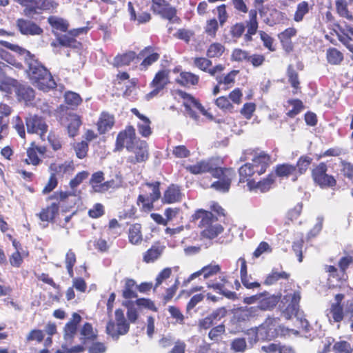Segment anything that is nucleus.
<instances>
[{
  "label": "nucleus",
  "instance_id": "obj_1",
  "mask_svg": "<svg viewBox=\"0 0 353 353\" xmlns=\"http://www.w3.org/2000/svg\"><path fill=\"white\" fill-rule=\"evenodd\" d=\"M1 43L24 58L28 65V75L33 85L43 92H49L56 88L57 83L50 72L30 51L8 41H1Z\"/></svg>",
  "mask_w": 353,
  "mask_h": 353
},
{
  "label": "nucleus",
  "instance_id": "obj_2",
  "mask_svg": "<svg viewBox=\"0 0 353 353\" xmlns=\"http://www.w3.org/2000/svg\"><path fill=\"white\" fill-rule=\"evenodd\" d=\"M185 169L194 175L210 173L213 178L218 179L210 187L221 192L229 191L232 181L236 176L234 168L220 166L219 161L214 158L201 160L194 165H188L185 166Z\"/></svg>",
  "mask_w": 353,
  "mask_h": 353
},
{
  "label": "nucleus",
  "instance_id": "obj_3",
  "mask_svg": "<svg viewBox=\"0 0 353 353\" xmlns=\"http://www.w3.org/2000/svg\"><path fill=\"white\" fill-rule=\"evenodd\" d=\"M271 157L265 152H261L252 160V163H245L239 168V183H247L249 188V181H254L255 174L261 176L264 174L270 165Z\"/></svg>",
  "mask_w": 353,
  "mask_h": 353
},
{
  "label": "nucleus",
  "instance_id": "obj_4",
  "mask_svg": "<svg viewBox=\"0 0 353 353\" xmlns=\"http://www.w3.org/2000/svg\"><path fill=\"white\" fill-rule=\"evenodd\" d=\"M194 220L200 219L199 227L201 229L200 236L202 239L212 240L221 234L224 228L219 223H215L218 218L212 212L203 209L197 210L194 215Z\"/></svg>",
  "mask_w": 353,
  "mask_h": 353
},
{
  "label": "nucleus",
  "instance_id": "obj_5",
  "mask_svg": "<svg viewBox=\"0 0 353 353\" xmlns=\"http://www.w3.org/2000/svg\"><path fill=\"white\" fill-rule=\"evenodd\" d=\"M279 318L268 316L259 327L248 330L247 334L252 335V337L249 339L250 343H255L259 341V330H263L265 333L266 339L270 340L287 334L288 330L284 326L279 325Z\"/></svg>",
  "mask_w": 353,
  "mask_h": 353
},
{
  "label": "nucleus",
  "instance_id": "obj_6",
  "mask_svg": "<svg viewBox=\"0 0 353 353\" xmlns=\"http://www.w3.org/2000/svg\"><path fill=\"white\" fill-rule=\"evenodd\" d=\"M248 16L249 19L245 21V26L243 22H239L230 27V34L232 39H238L243 35L246 42L253 40L252 36L257 32L259 28L256 10L251 9Z\"/></svg>",
  "mask_w": 353,
  "mask_h": 353
},
{
  "label": "nucleus",
  "instance_id": "obj_7",
  "mask_svg": "<svg viewBox=\"0 0 353 353\" xmlns=\"http://www.w3.org/2000/svg\"><path fill=\"white\" fill-rule=\"evenodd\" d=\"M142 187H146L151 190L148 194H140L137 200V204L143 212H151L154 208V203L161 198V182L159 181L145 182Z\"/></svg>",
  "mask_w": 353,
  "mask_h": 353
},
{
  "label": "nucleus",
  "instance_id": "obj_8",
  "mask_svg": "<svg viewBox=\"0 0 353 353\" xmlns=\"http://www.w3.org/2000/svg\"><path fill=\"white\" fill-rule=\"evenodd\" d=\"M115 319L110 320L106 325L105 332L113 339L118 340L120 336L126 334L130 330V323L125 319L122 309L114 312Z\"/></svg>",
  "mask_w": 353,
  "mask_h": 353
},
{
  "label": "nucleus",
  "instance_id": "obj_9",
  "mask_svg": "<svg viewBox=\"0 0 353 353\" xmlns=\"http://www.w3.org/2000/svg\"><path fill=\"white\" fill-rule=\"evenodd\" d=\"M139 139L137 137L134 127L132 125H128L117 134L113 152H120L124 149L128 151Z\"/></svg>",
  "mask_w": 353,
  "mask_h": 353
},
{
  "label": "nucleus",
  "instance_id": "obj_10",
  "mask_svg": "<svg viewBox=\"0 0 353 353\" xmlns=\"http://www.w3.org/2000/svg\"><path fill=\"white\" fill-rule=\"evenodd\" d=\"M85 31L84 28L67 30L65 34H59L54 32L55 41L51 43V46L57 48L59 46L72 49H81L82 43L76 39V37Z\"/></svg>",
  "mask_w": 353,
  "mask_h": 353
},
{
  "label": "nucleus",
  "instance_id": "obj_11",
  "mask_svg": "<svg viewBox=\"0 0 353 353\" xmlns=\"http://www.w3.org/2000/svg\"><path fill=\"white\" fill-rule=\"evenodd\" d=\"M327 165L325 162H321L315 165L311 170V176L317 185L321 188H333L336 184L337 181L333 175L328 174Z\"/></svg>",
  "mask_w": 353,
  "mask_h": 353
},
{
  "label": "nucleus",
  "instance_id": "obj_12",
  "mask_svg": "<svg viewBox=\"0 0 353 353\" xmlns=\"http://www.w3.org/2000/svg\"><path fill=\"white\" fill-rule=\"evenodd\" d=\"M301 298V292L299 291L288 293L282 298L279 307L287 319H291L292 316L297 315Z\"/></svg>",
  "mask_w": 353,
  "mask_h": 353
},
{
  "label": "nucleus",
  "instance_id": "obj_13",
  "mask_svg": "<svg viewBox=\"0 0 353 353\" xmlns=\"http://www.w3.org/2000/svg\"><path fill=\"white\" fill-rule=\"evenodd\" d=\"M178 94L183 99V104L190 117L197 121L199 118L198 112L204 116L208 117V112L199 99L182 90H179Z\"/></svg>",
  "mask_w": 353,
  "mask_h": 353
},
{
  "label": "nucleus",
  "instance_id": "obj_14",
  "mask_svg": "<svg viewBox=\"0 0 353 353\" xmlns=\"http://www.w3.org/2000/svg\"><path fill=\"white\" fill-rule=\"evenodd\" d=\"M132 154L127 158V162L132 165L145 163L150 157L149 145L145 140L139 139L128 150Z\"/></svg>",
  "mask_w": 353,
  "mask_h": 353
},
{
  "label": "nucleus",
  "instance_id": "obj_15",
  "mask_svg": "<svg viewBox=\"0 0 353 353\" xmlns=\"http://www.w3.org/2000/svg\"><path fill=\"white\" fill-rule=\"evenodd\" d=\"M152 11L171 23H179L181 19L177 16V11L166 0H152Z\"/></svg>",
  "mask_w": 353,
  "mask_h": 353
},
{
  "label": "nucleus",
  "instance_id": "obj_16",
  "mask_svg": "<svg viewBox=\"0 0 353 353\" xmlns=\"http://www.w3.org/2000/svg\"><path fill=\"white\" fill-rule=\"evenodd\" d=\"M168 83L169 70H161L158 71L150 83V86L153 89L146 94V99L150 100L157 96Z\"/></svg>",
  "mask_w": 353,
  "mask_h": 353
},
{
  "label": "nucleus",
  "instance_id": "obj_17",
  "mask_svg": "<svg viewBox=\"0 0 353 353\" xmlns=\"http://www.w3.org/2000/svg\"><path fill=\"white\" fill-rule=\"evenodd\" d=\"M138 60L142 59L139 65L141 71H146L152 64L160 59V54L157 49L152 46L143 48L138 54Z\"/></svg>",
  "mask_w": 353,
  "mask_h": 353
},
{
  "label": "nucleus",
  "instance_id": "obj_18",
  "mask_svg": "<svg viewBox=\"0 0 353 353\" xmlns=\"http://www.w3.org/2000/svg\"><path fill=\"white\" fill-rule=\"evenodd\" d=\"M192 64L194 68L209 74L212 77H215L216 74L221 73L225 69V66L221 63L212 67V61L207 57L192 58Z\"/></svg>",
  "mask_w": 353,
  "mask_h": 353
},
{
  "label": "nucleus",
  "instance_id": "obj_19",
  "mask_svg": "<svg viewBox=\"0 0 353 353\" xmlns=\"http://www.w3.org/2000/svg\"><path fill=\"white\" fill-rule=\"evenodd\" d=\"M27 131L30 134H38L43 136L48 132V125L44 119L37 114L31 115L26 118Z\"/></svg>",
  "mask_w": 353,
  "mask_h": 353
},
{
  "label": "nucleus",
  "instance_id": "obj_20",
  "mask_svg": "<svg viewBox=\"0 0 353 353\" xmlns=\"http://www.w3.org/2000/svg\"><path fill=\"white\" fill-rule=\"evenodd\" d=\"M46 152L45 146H39L35 142H32L26 149L27 158L23 160L26 165L37 166L42 163L40 156H43Z\"/></svg>",
  "mask_w": 353,
  "mask_h": 353
},
{
  "label": "nucleus",
  "instance_id": "obj_21",
  "mask_svg": "<svg viewBox=\"0 0 353 353\" xmlns=\"http://www.w3.org/2000/svg\"><path fill=\"white\" fill-rule=\"evenodd\" d=\"M334 26L337 28L336 35L339 41L353 53V26L335 23Z\"/></svg>",
  "mask_w": 353,
  "mask_h": 353
},
{
  "label": "nucleus",
  "instance_id": "obj_22",
  "mask_svg": "<svg viewBox=\"0 0 353 353\" xmlns=\"http://www.w3.org/2000/svg\"><path fill=\"white\" fill-rule=\"evenodd\" d=\"M16 24L17 29L23 35H41L43 32V29L39 25L29 19H18Z\"/></svg>",
  "mask_w": 353,
  "mask_h": 353
},
{
  "label": "nucleus",
  "instance_id": "obj_23",
  "mask_svg": "<svg viewBox=\"0 0 353 353\" xmlns=\"http://www.w3.org/2000/svg\"><path fill=\"white\" fill-rule=\"evenodd\" d=\"M81 319V316L78 313L74 312L72 314V319L65 323L63 327V339L65 341L70 344L72 343Z\"/></svg>",
  "mask_w": 353,
  "mask_h": 353
},
{
  "label": "nucleus",
  "instance_id": "obj_24",
  "mask_svg": "<svg viewBox=\"0 0 353 353\" xmlns=\"http://www.w3.org/2000/svg\"><path fill=\"white\" fill-rule=\"evenodd\" d=\"M221 271V267L218 264L210 263L208 265L203 267L199 271H196L192 274H191L187 279L183 281V284L187 285L190 283L192 280L199 276L200 275H203L205 279H208L214 275H216Z\"/></svg>",
  "mask_w": 353,
  "mask_h": 353
},
{
  "label": "nucleus",
  "instance_id": "obj_25",
  "mask_svg": "<svg viewBox=\"0 0 353 353\" xmlns=\"http://www.w3.org/2000/svg\"><path fill=\"white\" fill-rule=\"evenodd\" d=\"M281 299V296L278 294H270L268 291L260 293V300L259 301V307L261 311L273 310Z\"/></svg>",
  "mask_w": 353,
  "mask_h": 353
},
{
  "label": "nucleus",
  "instance_id": "obj_26",
  "mask_svg": "<svg viewBox=\"0 0 353 353\" xmlns=\"http://www.w3.org/2000/svg\"><path fill=\"white\" fill-rule=\"evenodd\" d=\"M138 60V55L135 51L128 50L117 54L113 59L112 65L114 68H119L129 66L132 63Z\"/></svg>",
  "mask_w": 353,
  "mask_h": 353
},
{
  "label": "nucleus",
  "instance_id": "obj_27",
  "mask_svg": "<svg viewBox=\"0 0 353 353\" xmlns=\"http://www.w3.org/2000/svg\"><path fill=\"white\" fill-rule=\"evenodd\" d=\"M297 30L294 27H290L285 29L278 34V38L283 50L287 53H290L294 50V44L292 38L296 36Z\"/></svg>",
  "mask_w": 353,
  "mask_h": 353
},
{
  "label": "nucleus",
  "instance_id": "obj_28",
  "mask_svg": "<svg viewBox=\"0 0 353 353\" xmlns=\"http://www.w3.org/2000/svg\"><path fill=\"white\" fill-rule=\"evenodd\" d=\"M276 176L273 172L270 173L265 178L259 181H249V190H259L261 192H268L274 185Z\"/></svg>",
  "mask_w": 353,
  "mask_h": 353
},
{
  "label": "nucleus",
  "instance_id": "obj_29",
  "mask_svg": "<svg viewBox=\"0 0 353 353\" xmlns=\"http://www.w3.org/2000/svg\"><path fill=\"white\" fill-rule=\"evenodd\" d=\"M183 194L180 187L176 184H170L164 191L161 198V202L163 204H172L181 201Z\"/></svg>",
  "mask_w": 353,
  "mask_h": 353
},
{
  "label": "nucleus",
  "instance_id": "obj_30",
  "mask_svg": "<svg viewBox=\"0 0 353 353\" xmlns=\"http://www.w3.org/2000/svg\"><path fill=\"white\" fill-rule=\"evenodd\" d=\"M59 204L53 202L50 205L41 208V211L37 214L41 221L48 223H54L55 218L59 214Z\"/></svg>",
  "mask_w": 353,
  "mask_h": 353
},
{
  "label": "nucleus",
  "instance_id": "obj_31",
  "mask_svg": "<svg viewBox=\"0 0 353 353\" xmlns=\"http://www.w3.org/2000/svg\"><path fill=\"white\" fill-rule=\"evenodd\" d=\"M165 249V246L159 241L154 243L152 246L143 253V261L146 263H154L159 259Z\"/></svg>",
  "mask_w": 353,
  "mask_h": 353
},
{
  "label": "nucleus",
  "instance_id": "obj_32",
  "mask_svg": "<svg viewBox=\"0 0 353 353\" xmlns=\"http://www.w3.org/2000/svg\"><path fill=\"white\" fill-rule=\"evenodd\" d=\"M115 123L114 116L107 112H102L100 114L97 122V130L99 134H104L110 130Z\"/></svg>",
  "mask_w": 353,
  "mask_h": 353
},
{
  "label": "nucleus",
  "instance_id": "obj_33",
  "mask_svg": "<svg viewBox=\"0 0 353 353\" xmlns=\"http://www.w3.org/2000/svg\"><path fill=\"white\" fill-rule=\"evenodd\" d=\"M80 340L82 343L87 345L90 342L96 341L98 338V331L94 329L90 323L85 322L79 330Z\"/></svg>",
  "mask_w": 353,
  "mask_h": 353
},
{
  "label": "nucleus",
  "instance_id": "obj_34",
  "mask_svg": "<svg viewBox=\"0 0 353 353\" xmlns=\"http://www.w3.org/2000/svg\"><path fill=\"white\" fill-rule=\"evenodd\" d=\"M290 278V274L285 271L278 270V268H273L271 272L268 274L263 281V285L270 286L275 285L279 280L288 281Z\"/></svg>",
  "mask_w": 353,
  "mask_h": 353
},
{
  "label": "nucleus",
  "instance_id": "obj_35",
  "mask_svg": "<svg viewBox=\"0 0 353 353\" xmlns=\"http://www.w3.org/2000/svg\"><path fill=\"white\" fill-rule=\"evenodd\" d=\"M15 94L19 101L31 102L34 99V90L29 85H23L18 81Z\"/></svg>",
  "mask_w": 353,
  "mask_h": 353
},
{
  "label": "nucleus",
  "instance_id": "obj_36",
  "mask_svg": "<svg viewBox=\"0 0 353 353\" xmlns=\"http://www.w3.org/2000/svg\"><path fill=\"white\" fill-rule=\"evenodd\" d=\"M176 82L184 87L194 86L199 82V76L191 72L182 71L176 79Z\"/></svg>",
  "mask_w": 353,
  "mask_h": 353
},
{
  "label": "nucleus",
  "instance_id": "obj_37",
  "mask_svg": "<svg viewBox=\"0 0 353 353\" xmlns=\"http://www.w3.org/2000/svg\"><path fill=\"white\" fill-rule=\"evenodd\" d=\"M343 253L345 255L339 259L338 265L339 272L342 274V280L347 281L348 276L346 270L350 265L353 264V250H344Z\"/></svg>",
  "mask_w": 353,
  "mask_h": 353
},
{
  "label": "nucleus",
  "instance_id": "obj_38",
  "mask_svg": "<svg viewBox=\"0 0 353 353\" xmlns=\"http://www.w3.org/2000/svg\"><path fill=\"white\" fill-rule=\"evenodd\" d=\"M275 176L279 177L293 176V180L297 179L296 167L290 163L278 164L275 168Z\"/></svg>",
  "mask_w": 353,
  "mask_h": 353
},
{
  "label": "nucleus",
  "instance_id": "obj_39",
  "mask_svg": "<svg viewBox=\"0 0 353 353\" xmlns=\"http://www.w3.org/2000/svg\"><path fill=\"white\" fill-rule=\"evenodd\" d=\"M239 70H232L224 76L216 75L215 79L219 85H223V90H228L232 88L235 83V79Z\"/></svg>",
  "mask_w": 353,
  "mask_h": 353
},
{
  "label": "nucleus",
  "instance_id": "obj_40",
  "mask_svg": "<svg viewBox=\"0 0 353 353\" xmlns=\"http://www.w3.org/2000/svg\"><path fill=\"white\" fill-rule=\"evenodd\" d=\"M353 2L348 0H336V12L339 17L345 19L349 23H353V14L348 9V5Z\"/></svg>",
  "mask_w": 353,
  "mask_h": 353
},
{
  "label": "nucleus",
  "instance_id": "obj_41",
  "mask_svg": "<svg viewBox=\"0 0 353 353\" xmlns=\"http://www.w3.org/2000/svg\"><path fill=\"white\" fill-rule=\"evenodd\" d=\"M128 240L132 245H139L143 241L142 226L140 223H133L128 229Z\"/></svg>",
  "mask_w": 353,
  "mask_h": 353
},
{
  "label": "nucleus",
  "instance_id": "obj_42",
  "mask_svg": "<svg viewBox=\"0 0 353 353\" xmlns=\"http://www.w3.org/2000/svg\"><path fill=\"white\" fill-rule=\"evenodd\" d=\"M137 285L132 279H126L122 290V296L126 300H130L137 298Z\"/></svg>",
  "mask_w": 353,
  "mask_h": 353
},
{
  "label": "nucleus",
  "instance_id": "obj_43",
  "mask_svg": "<svg viewBox=\"0 0 353 353\" xmlns=\"http://www.w3.org/2000/svg\"><path fill=\"white\" fill-rule=\"evenodd\" d=\"M225 47L219 42H213L209 45L206 50V56L210 59H219L225 52Z\"/></svg>",
  "mask_w": 353,
  "mask_h": 353
},
{
  "label": "nucleus",
  "instance_id": "obj_44",
  "mask_svg": "<svg viewBox=\"0 0 353 353\" xmlns=\"http://www.w3.org/2000/svg\"><path fill=\"white\" fill-rule=\"evenodd\" d=\"M286 74L288 82L294 88L293 93L296 94L301 88L298 72L296 71L294 66L290 64L287 68Z\"/></svg>",
  "mask_w": 353,
  "mask_h": 353
},
{
  "label": "nucleus",
  "instance_id": "obj_45",
  "mask_svg": "<svg viewBox=\"0 0 353 353\" xmlns=\"http://www.w3.org/2000/svg\"><path fill=\"white\" fill-rule=\"evenodd\" d=\"M20 3L24 6L23 13L27 17H32L35 14H40L37 0H21Z\"/></svg>",
  "mask_w": 353,
  "mask_h": 353
},
{
  "label": "nucleus",
  "instance_id": "obj_46",
  "mask_svg": "<svg viewBox=\"0 0 353 353\" xmlns=\"http://www.w3.org/2000/svg\"><path fill=\"white\" fill-rule=\"evenodd\" d=\"M64 101L68 107L74 110L82 102L81 96L72 91H67L64 94Z\"/></svg>",
  "mask_w": 353,
  "mask_h": 353
},
{
  "label": "nucleus",
  "instance_id": "obj_47",
  "mask_svg": "<svg viewBox=\"0 0 353 353\" xmlns=\"http://www.w3.org/2000/svg\"><path fill=\"white\" fill-rule=\"evenodd\" d=\"M343 53L335 48H330L326 52V59L331 65H339L343 60Z\"/></svg>",
  "mask_w": 353,
  "mask_h": 353
},
{
  "label": "nucleus",
  "instance_id": "obj_48",
  "mask_svg": "<svg viewBox=\"0 0 353 353\" xmlns=\"http://www.w3.org/2000/svg\"><path fill=\"white\" fill-rule=\"evenodd\" d=\"M312 162V158L307 155H302L298 159L295 165L296 167L297 177L306 172Z\"/></svg>",
  "mask_w": 353,
  "mask_h": 353
},
{
  "label": "nucleus",
  "instance_id": "obj_49",
  "mask_svg": "<svg viewBox=\"0 0 353 353\" xmlns=\"http://www.w3.org/2000/svg\"><path fill=\"white\" fill-rule=\"evenodd\" d=\"M48 21L52 28L57 31L65 32L68 29V23L61 18L50 16L48 17Z\"/></svg>",
  "mask_w": 353,
  "mask_h": 353
},
{
  "label": "nucleus",
  "instance_id": "obj_50",
  "mask_svg": "<svg viewBox=\"0 0 353 353\" xmlns=\"http://www.w3.org/2000/svg\"><path fill=\"white\" fill-rule=\"evenodd\" d=\"M309 11L310 7L307 1H303L299 3L296 6V9L294 14V21L297 23L302 21L305 15L307 14Z\"/></svg>",
  "mask_w": 353,
  "mask_h": 353
},
{
  "label": "nucleus",
  "instance_id": "obj_51",
  "mask_svg": "<svg viewBox=\"0 0 353 353\" xmlns=\"http://www.w3.org/2000/svg\"><path fill=\"white\" fill-rule=\"evenodd\" d=\"M328 311L329 313L327 316H329V314H331L334 322L339 323L343 319L344 313L343 305H339L338 303H332Z\"/></svg>",
  "mask_w": 353,
  "mask_h": 353
},
{
  "label": "nucleus",
  "instance_id": "obj_52",
  "mask_svg": "<svg viewBox=\"0 0 353 353\" xmlns=\"http://www.w3.org/2000/svg\"><path fill=\"white\" fill-rule=\"evenodd\" d=\"M225 332V326L223 323H221L211 328L208 333V337L211 341L219 342Z\"/></svg>",
  "mask_w": 353,
  "mask_h": 353
},
{
  "label": "nucleus",
  "instance_id": "obj_53",
  "mask_svg": "<svg viewBox=\"0 0 353 353\" xmlns=\"http://www.w3.org/2000/svg\"><path fill=\"white\" fill-rule=\"evenodd\" d=\"M50 171L51 172L50 174H54V176H57V174H65L69 170H73V165L71 163H61V164H57L55 163H52L50 165L49 167Z\"/></svg>",
  "mask_w": 353,
  "mask_h": 353
},
{
  "label": "nucleus",
  "instance_id": "obj_54",
  "mask_svg": "<svg viewBox=\"0 0 353 353\" xmlns=\"http://www.w3.org/2000/svg\"><path fill=\"white\" fill-rule=\"evenodd\" d=\"M288 103L292 105V109L286 113L290 118L295 117L304 109L303 103L300 99H290Z\"/></svg>",
  "mask_w": 353,
  "mask_h": 353
},
{
  "label": "nucleus",
  "instance_id": "obj_55",
  "mask_svg": "<svg viewBox=\"0 0 353 353\" xmlns=\"http://www.w3.org/2000/svg\"><path fill=\"white\" fill-rule=\"evenodd\" d=\"M13 112L12 108L7 103H0V121L10 126V117Z\"/></svg>",
  "mask_w": 353,
  "mask_h": 353
},
{
  "label": "nucleus",
  "instance_id": "obj_56",
  "mask_svg": "<svg viewBox=\"0 0 353 353\" xmlns=\"http://www.w3.org/2000/svg\"><path fill=\"white\" fill-rule=\"evenodd\" d=\"M0 58L17 69H22L23 67L21 61L17 60L13 55L2 48H0Z\"/></svg>",
  "mask_w": 353,
  "mask_h": 353
},
{
  "label": "nucleus",
  "instance_id": "obj_57",
  "mask_svg": "<svg viewBox=\"0 0 353 353\" xmlns=\"http://www.w3.org/2000/svg\"><path fill=\"white\" fill-rule=\"evenodd\" d=\"M340 165V171L343 176L350 181H353V163L345 160H341Z\"/></svg>",
  "mask_w": 353,
  "mask_h": 353
},
{
  "label": "nucleus",
  "instance_id": "obj_58",
  "mask_svg": "<svg viewBox=\"0 0 353 353\" xmlns=\"http://www.w3.org/2000/svg\"><path fill=\"white\" fill-rule=\"evenodd\" d=\"M141 121L142 123H137L139 133L143 137H148L152 133V128L150 127L151 121L148 117Z\"/></svg>",
  "mask_w": 353,
  "mask_h": 353
},
{
  "label": "nucleus",
  "instance_id": "obj_59",
  "mask_svg": "<svg viewBox=\"0 0 353 353\" xmlns=\"http://www.w3.org/2000/svg\"><path fill=\"white\" fill-rule=\"evenodd\" d=\"M230 349L234 352L243 353L247 350V343L244 338L234 339L230 343Z\"/></svg>",
  "mask_w": 353,
  "mask_h": 353
},
{
  "label": "nucleus",
  "instance_id": "obj_60",
  "mask_svg": "<svg viewBox=\"0 0 353 353\" xmlns=\"http://www.w3.org/2000/svg\"><path fill=\"white\" fill-rule=\"evenodd\" d=\"M104 181V174L102 171H98L92 174L90 179V184L91 185L93 190L98 192V189L101 188Z\"/></svg>",
  "mask_w": 353,
  "mask_h": 353
},
{
  "label": "nucleus",
  "instance_id": "obj_61",
  "mask_svg": "<svg viewBox=\"0 0 353 353\" xmlns=\"http://www.w3.org/2000/svg\"><path fill=\"white\" fill-rule=\"evenodd\" d=\"M123 305L127 307V321L129 322V323H135L139 317V314L137 309L134 306V303L128 301L123 303Z\"/></svg>",
  "mask_w": 353,
  "mask_h": 353
},
{
  "label": "nucleus",
  "instance_id": "obj_62",
  "mask_svg": "<svg viewBox=\"0 0 353 353\" xmlns=\"http://www.w3.org/2000/svg\"><path fill=\"white\" fill-rule=\"evenodd\" d=\"M332 350L334 353H351L352 347L349 342L342 340L333 344Z\"/></svg>",
  "mask_w": 353,
  "mask_h": 353
},
{
  "label": "nucleus",
  "instance_id": "obj_63",
  "mask_svg": "<svg viewBox=\"0 0 353 353\" xmlns=\"http://www.w3.org/2000/svg\"><path fill=\"white\" fill-rule=\"evenodd\" d=\"M204 29L207 35L214 39L216 37V32L219 30V23L217 20L215 18L208 20Z\"/></svg>",
  "mask_w": 353,
  "mask_h": 353
},
{
  "label": "nucleus",
  "instance_id": "obj_64",
  "mask_svg": "<svg viewBox=\"0 0 353 353\" xmlns=\"http://www.w3.org/2000/svg\"><path fill=\"white\" fill-rule=\"evenodd\" d=\"M90 175V173L86 170H83L78 172L69 183L70 187L72 190L75 189Z\"/></svg>",
  "mask_w": 353,
  "mask_h": 353
}]
</instances>
